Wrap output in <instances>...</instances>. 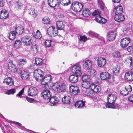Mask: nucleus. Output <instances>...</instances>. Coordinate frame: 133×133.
<instances>
[{"label": "nucleus", "instance_id": "1", "mask_svg": "<svg viewBox=\"0 0 133 133\" xmlns=\"http://www.w3.org/2000/svg\"><path fill=\"white\" fill-rule=\"evenodd\" d=\"M52 90L55 94H57L59 92L65 91L66 87L64 83L59 84L58 83H54L51 87Z\"/></svg>", "mask_w": 133, "mask_h": 133}, {"label": "nucleus", "instance_id": "2", "mask_svg": "<svg viewBox=\"0 0 133 133\" xmlns=\"http://www.w3.org/2000/svg\"><path fill=\"white\" fill-rule=\"evenodd\" d=\"M83 8L82 4L78 2L75 1L72 4L71 9L75 12L80 11Z\"/></svg>", "mask_w": 133, "mask_h": 133}, {"label": "nucleus", "instance_id": "3", "mask_svg": "<svg viewBox=\"0 0 133 133\" xmlns=\"http://www.w3.org/2000/svg\"><path fill=\"white\" fill-rule=\"evenodd\" d=\"M131 41V39L128 37H126L121 39L120 42L121 46L123 48H126L129 45Z\"/></svg>", "mask_w": 133, "mask_h": 133}, {"label": "nucleus", "instance_id": "4", "mask_svg": "<svg viewBox=\"0 0 133 133\" xmlns=\"http://www.w3.org/2000/svg\"><path fill=\"white\" fill-rule=\"evenodd\" d=\"M44 75V73L40 69H36L34 72V76L37 81H39V80L41 79L42 77H43Z\"/></svg>", "mask_w": 133, "mask_h": 133}, {"label": "nucleus", "instance_id": "5", "mask_svg": "<svg viewBox=\"0 0 133 133\" xmlns=\"http://www.w3.org/2000/svg\"><path fill=\"white\" fill-rule=\"evenodd\" d=\"M69 90L70 94L72 95H77L80 91L78 87L75 85H71L70 86Z\"/></svg>", "mask_w": 133, "mask_h": 133}, {"label": "nucleus", "instance_id": "6", "mask_svg": "<svg viewBox=\"0 0 133 133\" xmlns=\"http://www.w3.org/2000/svg\"><path fill=\"white\" fill-rule=\"evenodd\" d=\"M52 77L50 75H48L45 76L43 78V77L41 78V79L39 80L41 81V83L42 85H46L48 83H50L51 82Z\"/></svg>", "mask_w": 133, "mask_h": 133}, {"label": "nucleus", "instance_id": "7", "mask_svg": "<svg viewBox=\"0 0 133 133\" xmlns=\"http://www.w3.org/2000/svg\"><path fill=\"white\" fill-rule=\"evenodd\" d=\"M42 97L44 99L49 100L51 96V94L50 92L46 89H44L41 94Z\"/></svg>", "mask_w": 133, "mask_h": 133}, {"label": "nucleus", "instance_id": "8", "mask_svg": "<svg viewBox=\"0 0 133 133\" xmlns=\"http://www.w3.org/2000/svg\"><path fill=\"white\" fill-rule=\"evenodd\" d=\"M72 70L73 73L76 74L78 76H80L82 75L81 68L80 65H77L74 66Z\"/></svg>", "mask_w": 133, "mask_h": 133}, {"label": "nucleus", "instance_id": "9", "mask_svg": "<svg viewBox=\"0 0 133 133\" xmlns=\"http://www.w3.org/2000/svg\"><path fill=\"white\" fill-rule=\"evenodd\" d=\"M53 26L49 27L47 30V32L50 36L53 37L57 35V30Z\"/></svg>", "mask_w": 133, "mask_h": 133}, {"label": "nucleus", "instance_id": "10", "mask_svg": "<svg viewBox=\"0 0 133 133\" xmlns=\"http://www.w3.org/2000/svg\"><path fill=\"white\" fill-rule=\"evenodd\" d=\"M28 95L35 96L37 94L38 91L36 87H30L28 89Z\"/></svg>", "mask_w": 133, "mask_h": 133}, {"label": "nucleus", "instance_id": "11", "mask_svg": "<svg viewBox=\"0 0 133 133\" xmlns=\"http://www.w3.org/2000/svg\"><path fill=\"white\" fill-rule=\"evenodd\" d=\"M116 35V33L115 31L109 32L107 36V39L109 41H112L115 38Z\"/></svg>", "mask_w": 133, "mask_h": 133}, {"label": "nucleus", "instance_id": "12", "mask_svg": "<svg viewBox=\"0 0 133 133\" xmlns=\"http://www.w3.org/2000/svg\"><path fill=\"white\" fill-rule=\"evenodd\" d=\"M117 98V96L116 94L114 92L110 93L108 96L107 101L108 102L115 103Z\"/></svg>", "mask_w": 133, "mask_h": 133}, {"label": "nucleus", "instance_id": "13", "mask_svg": "<svg viewBox=\"0 0 133 133\" xmlns=\"http://www.w3.org/2000/svg\"><path fill=\"white\" fill-rule=\"evenodd\" d=\"M97 61L98 65L99 67L104 66L106 63L105 59L101 57H98Z\"/></svg>", "mask_w": 133, "mask_h": 133}, {"label": "nucleus", "instance_id": "14", "mask_svg": "<svg viewBox=\"0 0 133 133\" xmlns=\"http://www.w3.org/2000/svg\"><path fill=\"white\" fill-rule=\"evenodd\" d=\"M48 4L51 7H58L59 3L58 0H48Z\"/></svg>", "mask_w": 133, "mask_h": 133}, {"label": "nucleus", "instance_id": "15", "mask_svg": "<svg viewBox=\"0 0 133 133\" xmlns=\"http://www.w3.org/2000/svg\"><path fill=\"white\" fill-rule=\"evenodd\" d=\"M3 82L7 85L9 86H12L14 84V81L11 77H9L5 78Z\"/></svg>", "mask_w": 133, "mask_h": 133}, {"label": "nucleus", "instance_id": "16", "mask_svg": "<svg viewBox=\"0 0 133 133\" xmlns=\"http://www.w3.org/2000/svg\"><path fill=\"white\" fill-rule=\"evenodd\" d=\"M90 82V81H82L81 84L82 91L83 90L85 91L86 89L91 88V85Z\"/></svg>", "mask_w": 133, "mask_h": 133}, {"label": "nucleus", "instance_id": "17", "mask_svg": "<svg viewBox=\"0 0 133 133\" xmlns=\"http://www.w3.org/2000/svg\"><path fill=\"white\" fill-rule=\"evenodd\" d=\"M124 78L128 81H133V72H126L124 75Z\"/></svg>", "mask_w": 133, "mask_h": 133}, {"label": "nucleus", "instance_id": "18", "mask_svg": "<svg viewBox=\"0 0 133 133\" xmlns=\"http://www.w3.org/2000/svg\"><path fill=\"white\" fill-rule=\"evenodd\" d=\"M100 76L102 79L105 80L109 82V79L110 78V75L108 72H103L100 74Z\"/></svg>", "mask_w": 133, "mask_h": 133}, {"label": "nucleus", "instance_id": "19", "mask_svg": "<svg viewBox=\"0 0 133 133\" xmlns=\"http://www.w3.org/2000/svg\"><path fill=\"white\" fill-rule=\"evenodd\" d=\"M113 11L115 15L122 14L123 12L122 7L121 6H117L114 9Z\"/></svg>", "mask_w": 133, "mask_h": 133}, {"label": "nucleus", "instance_id": "20", "mask_svg": "<svg viewBox=\"0 0 133 133\" xmlns=\"http://www.w3.org/2000/svg\"><path fill=\"white\" fill-rule=\"evenodd\" d=\"M49 100L50 102L51 106H54L59 101L58 98L56 96H53L49 99Z\"/></svg>", "mask_w": 133, "mask_h": 133}, {"label": "nucleus", "instance_id": "21", "mask_svg": "<svg viewBox=\"0 0 133 133\" xmlns=\"http://www.w3.org/2000/svg\"><path fill=\"white\" fill-rule=\"evenodd\" d=\"M8 67H9V69H11V70L13 72H16L18 74H22V71L20 68H17L13 64H12V65L10 66L8 65Z\"/></svg>", "mask_w": 133, "mask_h": 133}, {"label": "nucleus", "instance_id": "22", "mask_svg": "<svg viewBox=\"0 0 133 133\" xmlns=\"http://www.w3.org/2000/svg\"><path fill=\"white\" fill-rule=\"evenodd\" d=\"M92 65L91 62L89 60H87L84 62V63L83 64V68L85 70H88L90 68Z\"/></svg>", "mask_w": 133, "mask_h": 133}, {"label": "nucleus", "instance_id": "23", "mask_svg": "<svg viewBox=\"0 0 133 133\" xmlns=\"http://www.w3.org/2000/svg\"><path fill=\"white\" fill-rule=\"evenodd\" d=\"M9 14L7 11L3 10L0 12V18L5 19L9 16Z\"/></svg>", "mask_w": 133, "mask_h": 133}, {"label": "nucleus", "instance_id": "24", "mask_svg": "<svg viewBox=\"0 0 133 133\" xmlns=\"http://www.w3.org/2000/svg\"><path fill=\"white\" fill-rule=\"evenodd\" d=\"M125 89L126 90V92L125 93L123 92H125V90H123L120 92V93L121 95L124 96H126L127 95H128L129 92H131L132 90L131 87L130 85H129L125 87Z\"/></svg>", "mask_w": 133, "mask_h": 133}, {"label": "nucleus", "instance_id": "25", "mask_svg": "<svg viewBox=\"0 0 133 133\" xmlns=\"http://www.w3.org/2000/svg\"><path fill=\"white\" fill-rule=\"evenodd\" d=\"M57 29L60 30H63L64 28V24L63 22L61 21H57L56 23Z\"/></svg>", "mask_w": 133, "mask_h": 133}, {"label": "nucleus", "instance_id": "26", "mask_svg": "<svg viewBox=\"0 0 133 133\" xmlns=\"http://www.w3.org/2000/svg\"><path fill=\"white\" fill-rule=\"evenodd\" d=\"M91 88L94 92L96 93L100 92L101 89L100 87L99 86L96 85L93 83L91 84Z\"/></svg>", "mask_w": 133, "mask_h": 133}, {"label": "nucleus", "instance_id": "27", "mask_svg": "<svg viewBox=\"0 0 133 133\" xmlns=\"http://www.w3.org/2000/svg\"><path fill=\"white\" fill-rule=\"evenodd\" d=\"M93 90L90 88L86 89L85 91L83 90L82 91V92L83 94H85V95L88 96H91L93 95L94 92Z\"/></svg>", "mask_w": 133, "mask_h": 133}, {"label": "nucleus", "instance_id": "28", "mask_svg": "<svg viewBox=\"0 0 133 133\" xmlns=\"http://www.w3.org/2000/svg\"><path fill=\"white\" fill-rule=\"evenodd\" d=\"M78 76L77 75H72L69 77V81L72 83H75L78 81Z\"/></svg>", "mask_w": 133, "mask_h": 133}, {"label": "nucleus", "instance_id": "29", "mask_svg": "<svg viewBox=\"0 0 133 133\" xmlns=\"http://www.w3.org/2000/svg\"><path fill=\"white\" fill-rule=\"evenodd\" d=\"M85 103L82 101H79L75 103V106L77 108H81L84 106Z\"/></svg>", "mask_w": 133, "mask_h": 133}, {"label": "nucleus", "instance_id": "30", "mask_svg": "<svg viewBox=\"0 0 133 133\" xmlns=\"http://www.w3.org/2000/svg\"><path fill=\"white\" fill-rule=\"evenodd\" d=\"M71 98L69 96H64L62 98V101L63 103L65 104L68 105L71 102Z\"/></svg>", "mask_w": 133, "mask_h": 133}, {"label": "nucleus", "instance_id": "31", "mask_svg": "<svg viewBox=\"0 0 133 133\" xmlns=\"http://www.w3.org/2000/svg\"><path fill=\"white\" fill-rule=\"evenodd\" d=\"M115 19L116 21L118 22H121L124 19V15L122 14L116 15L115 16Z\"/></svg>", "mask_w": 133, "mask_h": 133}, {"label": "nucleus", "instance_id": "32", "mask_svg": "<svg viewBox=\"0 0 133 133\" xmlns=\"http://www.w3.org/2000/svg\"><path fill=\"white\" fill-rule=\"evenodd\" d=\"M91 14V12L89 10L88 8L84 9L82 13V15L84 17H88Z\"/></svg>", "mask_w": 133, "mask_h": 133}, {"label": "nucleus", "instance_id": "33", "mask_svg": "<svg viewBox=\"0 0 133 133\" xmlns=\"http://www.w3.org/2000/svg\"><path fill=\"white\" fill-rule=\"evenodd\" d=\"M95 19L98 22L100 23H104L106 22L107 21L104 18L102 17L100 15L96 17Z\"/></svg>", "mask_w": 133, "mask_h": 133}, {"label": "nucleus", "instance_id": "34", "mask_svg": "<svg viewBox=\"0 0 133 133\" xmlns=\"http://www.w3.org/2000/svg\"><path fill=\"white\" fill-rule=\"evenodd\" d=\"M16 32V34L19 35L22 34L24 31V29L22 26L20 25L18 27H17L15 29Z\"/></svg>", "mask_w": 133, "mask_h": 133}, {"label": "nucleus", "instance_id": "35", "mask_svg": "<svg viewBox=\"0 0 133 133\" xmlns=\"http://www.w3.org/2000/svg\"><path fill=\"white\" fill-rule=\"evenodd\" d=\"M86 72L87 74L90 76V75L92 76H95L97 74L96 70L94 69H93L90 68L87 70Z\"/></svg>", "mask_w": 133, "mask_h": 133}, {"label": "nucleus", "instance_id": "36", "mask_svg": "<svg viewBox=\"0 0 133 133\" xmlns=\"http://www.w3.org/2000/svg\"><path fill=\"white\" fill-rule=\"evenodd\" d=\"M16 37V35L15 32L14 31H11L9 34L8 37L9 39L11 40H13Z\"/></svg>", "mask_w": 133, "mask_h": 133}, {"label": "nucleus", "instance_id": "37", "mask_svg": "<svg viewBox=\"0 0 133 133\" xmlns=\"http://www.w3.org/2000/svg\"><path fill=\"white\" fill-rule=\"evenodd\" d=\"M33 37L36 39H40L42 37L39 31L37 30L36 32H33L32 33Z\"/></svg>", "mask_w": 133, "mask_h": 133}, {"label": "nucleus", "instance_id": "38", "mask_svg": "<svg viewBox=\"0 0 133 133\" xmlns=\"http://www.w3.org/2000/svg\"><path fill=\"white\" fill-rule=\"evenodd\" d=\"M114 103H112L108 102L105 104V107L107 108L115 109L116 108Z\"/></svg>", "mask_w": 133, "mask_h": 133}, {"label": "nucleus", "instance_id": "39", "mask_svg": "<svg viewBox=\"0 0 133 133\" xmlns=\"http://www.w3.org/2000/svg\"><path fill=\"white\" fill-rule=\"evenodd\" d=\"M21 78L23 80H25L28 78L29 77V74L27 72L25 71H22L21 76Z\"/></svg>", "mask_w": 133, "mask_h": 133}, {"label": "nucleus", "instance_id": "40", "mask_svg": "<svg viewBox=\"0 0 133 133\" xmlns=\"http://www.w3.org/2000/svg\"><path fill=\"white\" fill-rule=\"evenodd\" d=\"M60 3L63 5L66 6L71 3V1L70 0H61Z\"/></svg>", "mask_w": 133, "mask_h": 133}, {"label": "nucleus", "instance_id": "41", "mask_svg": "<svg viewBox=\"0 0 133 133\" xmlns=\"http://www.w3.org/2000/svg\"><path fill=\"white\" fill-rule=\"evenodd\" d=\"M90 76L88 75L84 74L82 77V81H90Z\"/></svg>", "mask_w": 133, "mask_h": 133}, {"label": "nucleus", "instance_id": "42", "mask_svg": "<svg viewBox=\"0 0 133 133\" xmlns=\"http://www.w3.org/2000/svg\"><path fill=\"white\" fill-rule=\"evenodd\" d=\"M35 62V63L38 66L41 65L42 64V60L39 58H36Z\"/></svg>", "mask_w": 133, "mask_h": 133}, {"label": "nucleus", "instance_id": "43", "mask_svg": "<svg viewBox=\"0 0 133 133\" xmlns=\"http://www.w3.org/2000/svg\"><path fill=\"white\" fill-rule=\"evenodd\" d=\"M97 1L98 2V4L99 7H100L102 10H103L105 7V5L103 2L102 0H97Z\"/></svg>", "mask_w": 133, "mask_h": 133}, {"label": "nucleus", "instance_id": "44", "mask_svg": "<svg viewBox=\"0 0 133 133\" xmlns=\"http://www.w3.org/2000/svg\"><path fill=\"white\" fill-rule=\"evenodd\" d=\"M120 69L117 65L115 66L113 68L112 72L114 74L116 75L119 72Z\"/></svg>", "mask_w": 133, "mask_h": 133}, {"label": "nucleus", "instance_id": "45", "mask_svg": "<svg viewBox=\"0 0 133 133\" xmlns=\"http://www.w3.org/2000/svg\"><path fill=\"white\" fill-rule=\"evenodd\" d=\"M32 42V39L23 40V42L24 43V45L27 46L31 45Z\"/></svg>", "mask_w": 133, "mask_h": 133}, {"label": "nucleus", "instance_id": "46", "mask_svg": "<svg viewBox=\"0 0 133 133\" xmlns=\"http://www.w3.org/2000/svg\"><path fill=\"white\" fill-rule=\"evenodd\" d=\"M26 63L25 59H20L18 61V64L20 66H23Z\"/></svg>", "mask_w": 133, "mask_h": 133}, {"label": "nucleus", "instance_id": "47", "mask_svg": "<svg viewBox=\"0 0 133 133\" xmlns=\"http://www.w3.org/2000/svg\"><path fill=\"white\" fill-rule=\"evenodd\" d=\"M50 19L48 17H44L42 19L43 23L44 24H49Z\"/></svg>", "mask_w": 133, "mask_h": 133}, {"label": "nucleus", "instance_id": "48", "mask_svg": "<svg viewBox=\"0 0 133 133\" xmlns=\"http://www.w3.org/2000/svg\"><path fill=\"white\" fill-rule=\"evenodd\" d=\"M22 43L19 40H16L14 44V46L17 48L21 46Z\"/></svg>", "mask_w": 133, "mask_h": 133}, {"label": "nucleus", "instance_id": "49", "mask_svg": "<svg viewBox=\"0 0 133 133\" xmlns=\"http://www.w3.org/2000/svg\"><path fill=\"white\" fill-rule=\"evenodd\" d=\"M16 91L15 89H12L8 90L6 92V94L8 95H13L16 92Z\"/></svg>", "mask_w": 133, "mask_h": 133}, {"label": "nucleus", "instance_id": "50", "mask_svg": "<svg viewBox=\"0 0 133 133\" xmlns=\"http://www.w3.org/2000/svg\"><path fill=\"white\" fill-rule=\"evenodd\" d=\"M37 11L35 9H32L31 11L30 12V14L33 15L34 17H36L37 15Z\"/></svg>", "mask_w": 133, "mask_h": 133}, {"label": "nucleus", "instance_id": "51", "mask_svg": "<svg viewBox=\"0 0 133 133\" xmlns=\"http://www.w3.org/2000/svg\"><path fill=\"white\" fill-rule=\"evenodd\" d=\"M88 33L89 35L91 37L94 36L96 37H97L99 36V35L91 31H90Z\"/></svg>", "mask_w": 133, "mask_h": 133}, {"label": "nucleus", "instance_id": "52", "mask_svg": "<svg viewBox=\"0 0 133 133\" xmlns=\"http://www.w3.org/2000/svg\"><path fill=\"white\" fill-rule=\"evenodd\" d=\"M120 54L118 51H115L112 54V56L114 58H118L120 57Z\"/></svg>", "mask_w": 133, "mask_h": 133}, {"label": "nucleus", "instance_id": "53", "mask_svg": "<svg viewBox=\"0 0 133 133\" xmlns=\"http://www.w3.org/2000/svg\"><path fill=\"white\" fill-rule=\"evenodd\" d=\"M52 41L50 40H47L44 43V44L46 46L48 47H49L51 46V42Z\"/></svg>", "mask_w": 133, "mask_h": 133}, {"label": "nucleus", "instance_id": "54", "mask_svg": "<svg viewBox=\"0 0 133 133\" xmlns=\"http://www.w3.org/2000/svg\"><path fill=\"white\" fill-rule=\"evenodd\" d=\"M80 40L81 41H83L84 42L87 39V37L85 35L81 36L80 35V38H79Z\"/></svg>", "mask_w": 133, "mask_h": 133}, {"label": "nucleus", "instance_id": "55", "mask_svg": "<svg viewBox=\"0 0 133 133\" xmlns=\"http://www.w3.org/2000/svg\"><path fill=\"white\" fill-rule=\"evenodd\" d=\"M101 13V12L98 10H95L92 13L93 15H99Z\"/></svg>", "mask_w": 133, "mask_h": 133}, {"label": "nucleus", "instance_id": "56", "mask_svg": "<svg viewBox=\"0 0 133 133\" xmlns=\"http://www.w3.org/2000/svg\"><path fill=\"white\" fill-rule=\"evenodd\" d=\"M127 50L128 52L132 53L133 52V45L129 46L127 48Z\"/></svg>", "mask_w": 133, "mask_h": 133}, {"label": "nucleus", "instance_id": "57", "mask_svg": "<svg viewBox=\"0 0 133 133\" xmlns=\"http://www.w3.org/2000/svg\"><path fill=\"white\" fill-rule=\"evenodd\" d=\"M24 88L22 89L18 93V94L16 95V96L20 97H22L21 96L24 93Z\"/></svg>", "mask_w": 133, "mask_h": 133}, {"label": "nucleus", "instance_id": "58", "mask_svg": "<svg viewBox=\"0 0 133 133\" xmlns=\"http://www.w3.org/2000/svg\"><path fill=\"white\" fill-rule=\"evenodd\" d=\"M32 49H33V51L34 52V53H36L38 52L37 46L35 44L33 46Z\"/></svg>", "mask_w": 133, "mask_h": 133}, {"label": "nucleus", "instance_id": "59", "mask_svg": "<svg viewBox=\"0 0 133 133\" xmlns=\"http://www.w3.org/2000/svg\"><path fill=\"white\" fill-rule=\"evenodd\" d=\"M24 39H22V41H23V40H30L31 39L30 38V36L27 35L26 36H25L24 37Z\"/></svg>", "mask_w": 133, "mask_h": 133}, {"label": "nucleus", "instance_id": "60", "mask_svg": "<svg viewBox=\"0 0 133 133\" xmlns=\"http://www.w3.org/2000/svg\"><path fill=\"white\" fill-rule=\"evenodd\" d=\"M5 3L4 0H0V6L1 7H3L5 5Z\"/></svg>", "mask_w": 133, "mask_h": 133}, {"label": "nucleus", "instance_id": "61", "mask_svg": "<svg viewBox=\"0 0 133 133\" xmlns=\"http://www.w3.org/2000/svg\"><path fill=\"white\" fill-rule=\"evenodd\" d=\"M26 98L27 101L30 102L32 103L34 99L32 98H30L27 96H26Z\"/></svg>", "mask_w": 133, "mask_h": 133}, {"label": "nucleus", "instance_id": "62", "mask_svg": "<svg viewBox=\"0 0 133 133\" xmlns=\"http://www.w3.org/2000/svg\"><path fill=\"white\" fill-rule=\"evenodd\" d=\"M17 6L18 9H21L22 8V7L23 5L22 4L20 3L19 2H17Z\"/></svg>", "mask_w": 133, "mask_h": 133}, {"label": "nucleus", "instance_id": "63", "mask_svg": "<svg viewBox=\"0 0 133 133\" xmlns=\"http://www.w3.org/2000/svg\"><path fill=\"white\" fill-rule=\"evenodd\" d=\"M128 99L130 101L133 102V94L131 95L129 97Z\"/></svg>", "mask_w": 133, "mask_h": 133}, {"label": "nucleus", "instance_id": "64", "mask_svg": "<svg viewBox=\"0 0 133 133\" xmlns=\"http://www.w3.org/2000/svg\"><path fill=\"white\" fill-rule=\"evenodd\" d=\"M13 123L16 125H17L18 126H19L20 127H21L23 128H24V127H22V126H21V123H19V122H15V121H14L13 122Z\"/></svg>", "mask_w": 133, "mask_h": 133}]
</instances>
